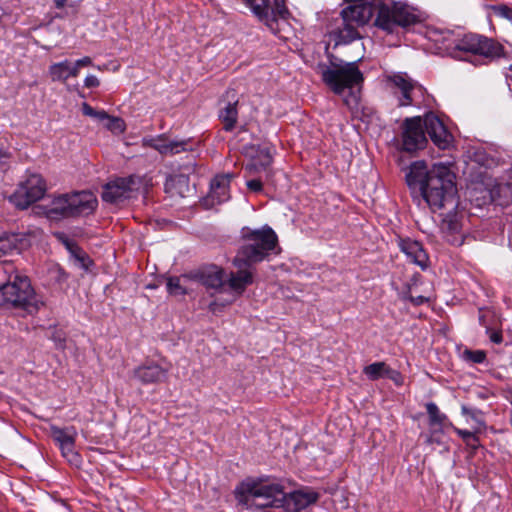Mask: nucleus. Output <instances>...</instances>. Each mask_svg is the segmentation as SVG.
Segmentation results:
<instances>
[{
    "label": "nucleus",
    "mask_w": 512,
    "mask_h": 512,
    "mask_svg": "<svg viewBox=\"0 0 512 512\" xmlns=\"http://www.w3.org/2000/svg\"><path fill=\"white\" fill-rule=\"evenodd\" d=\"M406 183L413 200L425 203L432 212L458 206L455 174L445 165H434L428 169L424 161L413 162L406 174Z\"/></svg>",
    "instance_id": "f257e3e1"
},
{
    "label": "nucleus",
    "mask_w": 512,
    "mask_h": 512,
    "mask_svg": "<svg viewBox=\"0 0 512 512\" xmlns=\"http://www.w3.org/2000/svg\"><path fill=\"white\" fill-rule=\"evenodd\" d=\"M426 133L440 149H447L452 143V135L442 120L433 112L406 118L403 122L402 147L407 152L423 149L427 144Z\"/></svg>",
    "instance_id": "f03ea898"
},
{
    "label": "nucleus",
    "mask_w": 512,
    "mask_h": 512,
    "mask_svg": "<svg viewBox=\"0 0 512 512\" xmlns=\"http://www.w3.org/2000/svg\"><path fill=\"white\" fill-rule=\"evenodd\" d=\"M0 305L32 315L38 312L43 302L28 277L14 273L12 267L6 280L0 282Z\"/></svg>",
    "instance_id": "7ed1b4c3"
},
{
    "label": "nucleus",
    "mask_w": 512,
    "mask_h": 512,
    "mask_svg": "<svg viewBox=\"0 0 512 512\" xmlns=\"http://www.w3.org/2000/svg\"><path fill=\"white\" fill-rule=\"evenodd\" d=\"M244 244L233 259V265L258 263L263 261L277 247L278 237L269 226L261 229H243Z\"/></svg>",
    "instance_id": "20e7f679"
},
{
    "label": "nucleus",
    "mask_w": 512,
    "mask_h": 512,
    "mask_svg": "<svg viewBox=\"0 0 512 512\" xmlns=\"http://www.w3.org/2000/svg\"><path fill=\"white\" fill-rule=\"evenodd\" d=\"M321 78L324 84L337 95H341L346 89L360 87L364 82V76L357 61L331 62L330 65L321 67Z\"/></svg>",
    "instance_id": "39448f33"
},
{
    "label": "nucleus",
    "mask_w": 512,
    "mask_h": 512,
    "mask_svg": "<svg viewBox=\"0 0 512 512\" xmlns=\"http://www.w3.org/2000/svg\"><path fill=\"white\" fill-rule=\"evenodd\" d=\"M284 487L279 482L259 479L242 483L241 501L258 508H280Z\"/></svg>",
    "instance_id": "423d86ee"
},
{
    "label": "nucleus",
    "mask_w": 512,
    "mask_h": 512,
    "mask_svg": "<svg viewBox=\"0 0 512 512\" xmlns=\"http://www.w3.org/2000/svg\"><path fill=\"white\" fill-rule=\"evenodd\" d=\"M373 14L376 12L375 26L392 33L397 27H407L418 21L410 8L400 2L372 0Z\"/></svg>",
    "instance_id": "0eeeda50"
},
{
    "label": "nucleus",
    "mask_w": 512,
    "mask_h": 512,
    "mask_svg": "<svg viewBox=\"0 0 512 512\" xmlns=\"http://www.w3.org/2000/svg\"><path fill=\"white\" fill-rule=\"evenodd\" d=\"M341 24L334 30L337 44H348L358 38V29L366 25L373 16L370 3L353 4L344 8L341 13Z\"/></svg>",
    "instance_id": "6e6552de"
},
{
    "label": "nucleus",
    "mask_w": 512,
    "mask_h": 512,
    "mask_svg": "<svg viewBox=\"0 0 512 512\" xmlns=\"http://www.w3.org/2000/svg\"><path fill=\"white\" fill-rule=\"evenodd\" d=\"M451 55L461 59L460 53L478 55L491 62L504 55V47L494 39L478 34H466L454 41Z\"/></svg>",
    "instance_id": "1a4fd4ad"
},
{
    "label": "nucleus",
    "mask_w": 512,
    "mask_h": 512,
    "mask_svg": "<svg viewBox=\"0 0 512 512\" xmlns=\"http://www.w3.org/2000/svg\"><path fill=\"white\" fill-rule=\"evenodd\" d=\"M46 191V185L39 174H30L21 182L9 200L17 208L26 209L32 203L40 200Z\"/></svg>",
    "instance_id": "9d476101"
},
{
    "label": "nucleus",
    "mask_w": 512,
    "mask_h": 512,
    "mask_svg": "<svg viewBox=\"0 0 512 512\" xmlns=\"http://www.w3.org/2000/svg\"><path fill=\"white\" fill-rule=\"evenodd\" d=\"M140 183V177L134 175L116 178L103 187L102 200L107 203L117 204L129 198L131 192L138 190Z\"/></svg>",
    "instance_id": "9b49d317"
},
{
    "label": "nucleus",
    "mask_w": 512,
    "mask_h": 512,
    "mask_svg": "<svg viewBox=\"0 0 512 512\" xmlns=\"http://www.w3.org/2000/svg\"><path fill=\"white\" fill-rule=\"evenodd\" d=\"M388 81L392 83L401 92L399 98L400 106L419 105L424 97L425 89L422 85L413 81L405 73H397L388 76Z\"/></svg>",
    "instance_id": "f8f14e48"
},
{
    "label": "nucleus",
    "mask_w": 512,
    "mask_h": 512,
    "mask_svg": "<svg viewBox=\"0 0 512 512\" xmlns=\"http://www.w3.org/2000/svg\"><path fill=\"white\" fill-rule=\"evenodd\" d=\"M50 434L53 440L59 446L62 455L73 465H79L80 455L75 451V441L77 437V430L73 426L58 427L52 425L50 427Z\"/></svg>",
    "instance_id": "ddd939ff"
},
{
    "label": "nucleus",
    "mask_w": 512,
    "mask_h": 512,
    "mask_svg": "<svg viewBox=\"0 0 512 512\" xmlns=\"http://www.w3.org/2000/svg\"><path fill=\"white\" fill-rule=\"evenodd\" d=\"M145 147L156 150L162 156H174L181 152L192 151V141L190 139L177 140L171 139L166 134L143 139Z\"/></svg>",
    "instance_id": "4468645a"
},
{
    "label": "nucleus",
    "mask_w": 512,
    "mask_h": 512,
    "mask_svg": "<svg viewBox=\"0 0 512 512\" xmlns=\"http://www.w3.org/2000/svg\"><path fill=\"white\" fill-rule=\"evenodd\" d=\"M71 217L87 216L97 207V198L92 192L81 191L67 194Z\"/></svg>",
    "instance_id": "2eb2a0df"
},
{
    "label": "nucleus",
    "mask_w": 512,
    "mask_h": 512,
    "mask_svg": "<svg viewBox=\"0 0 512 512\" xmlns=\"http://www.w3.org/2000/svg\"><path fill=\"white\" fill-rule=\"evenodd\" d=\"M318 494L311 490H296L291 493L283 491L280 508L286 512H299L316 502Z\"/></svg>",
    "instance_id": "dca6fc26"
},
{
    "label": "nucleus",
    "mask_w": 512,
    "mask_h": 512,
    "mask_svg": "<svg viewBox=\"0 0 512 512\" xmlns=\"http://www.w3.org/2000/svg\"><path fill=\"white\" fill-rule=\"evenodd\" d=\"M31 232L5 233L0 236V256L20 253L31 245Z\"/></svg>",
    "instance_id": "f3484780"
},
{
    "label": "nucleus",
    "mask_w": 512,
    "mask_h": 512,
    "mask_svg": "<svg viewBox=\"0 0 512 512\" xmlns=\"http://www.w3.org/2000/svg\"><path fill=\"white\" fill-rule=\"evenodd\" d=\"M168 368H163L159 364L150 361L146 362L133 370V377L142 384H155L166 380Z\"/></svg>",
    "instance_id": "a211bd4d"
},
{
    "label": "nucleus",
    "mask_w": 512,
    "mask_h": 512,
    "mask_svg": "<svg viewBox=\"0 0 512 512\" xmlns=\"http://www.w3.org/2000/svg\"><path fill=\"white\" fill-rule=\"evenodd\" d=\"M192 280L206 288L218 289L224 283V271L216 265L203 267L197 271L191 272Z\"/></svg>",
    "instance_id": "6ab92c4d"
},
{
    "label": "nucleus",
    "mask_w": 512,
    "mask_h": 512,
    "mask_svg": "<svg viewBox=\"0 0 512 512\" xmlns=\"http://www.w3.org/2000/svg\"><path fill=\"white\" fill-rule=\"evenodd\" d=\"M233 177V174L227 173L216 175L213 178L209 193V198L211 199L212 204H220L230 198L229 186Z\"/></svg>",
    "instance_id": "aec40b11"
},
{
    "label": "nucleus",
    "mask_w": 512,
    "mask_h": 512,
    "mask_svg": "<svg viewBox=\"0 0 512 512\" xmlns=\"http://www.w3.org/2000/svg\"><path fill=\"white\" fill-rule=\"evenodd\" d=\"M252 265V263H245L240 266L234 265L237 268V272L230 274L228 285L238 295L242 294L246 287L253 283Z\"/></svg>",
    "instance_id": "412c9836"
},
{
    "label": "nucleus",
    "mask_w": 512,
    "mask_h": 512,
    "mask_svg": "<svg viewBox=\"0 0 512 512\" xmlns=\"http://www.w3.org/2000/svg\"><path fill=\"white\" fill-rule=\"evenodd\" d=\"M399 246L411 263L420 266L422 269L427 267L429 258L420 242L411 239H401Z\"/></svg>",
    "instance_id": "4be33fe9"
},
{
    "label": "nucleus",
    "mask_w": 512,
    "mask_h": 512,
    "mask_svg": "<svg viewBox=\"0 0 512 512\" xmlns=\"http://www.w3.org/2000/svg\"><path fill=\"white\" fill-rule=\"evenodd\" d=\"M242 2L250 7L253 14L261 22L265 23L270 30L274 31L273 24L271 23L273 15L270 14L269 0H242Z\"/></svg>",
    "instance_id": "5701e85b"
},
{
    "label": "nucleus",
    "mask_w": 512,
    "mask_h": 512,
    "mask_svg": "<svg viewBox=\"0 0 512 512\" xmlns=\"http://www.w3.org/2000/svg\"><path fill=\"white\" fill-rule=\"evenodd\" d=\"M192 282L191 272L179 277H170L167 280V290L169 294L174 296L185 295L191 290L190 284Z\"/></svg>",
    "instance_id": "b1692460"
},
{
    "label": "nucleus",
    "mask_w": 512,
    "mask_h": 512,
    "mask_svg": "<svg viewBox=\"0 0 512 512\" xmlns=\"http://www.w3.org/2000/svg\"><path fill=\"white\" fill-rule=\"evenodd\" d=\"M425 407L429 417V425L434 431L442 430L444 426L453 427V424L448 421V417L439 410L435 403L429 402Z\"/></svg>",
    "instance_id": "393cba45"
},
{
    "label": "nucleus",
    "mask_w": 512,
    "mask_h": 512,
    "mask_svg": "<svg viewBox=\"0 0 512 512\" xmlns=\"http://www.w3.org/2000/svg\"><path fill=\"white\" fill-rule=\"evenodd\" d=\"M47 215L51 219L71 217L67 194L60 195L52 200L50 207L47 210Z\"/></svg>",
    "instance_id": "a878e982"
},
{
    "label": "nucleus",
    "mask_w": 512,
    "mask_h": 512,
    "mask_svg": "<svg viewBox=\"0 0 512 512\" xmlns=\"http://www.w3.org/2000/svg\"><path fill=\"white\" fill-rule=\"evenodd\" d=\"M237 103L238 101L228 102L226 106L219 111V119L222 122L225 131L233 130L237 123Z\"/></svg>",
    "instance_id": "bb28decb"
},
{
    "label": "nucleus",
    "mask_w": 512,
    "mask_h": 512,
    "mask_svg": "<svg viewBox=\"0 0 512 512\" xmlns=\"http://www.w3.org/2000/svg\"><path fill=\"white\" fill-rule=\"evenodd\" d=\"M67 247L70 252L71 258L74 261V264L79 268L88 271L90 269V266L93 264V261L89 257V255L75 244H68Z\"/></svg>",
    "instance_id": "cd10ccee"
},
{
    "label": "nucleus",
    "mask_w": 512,
    "mask_h": 512,
    "mask_svg": "<svg viewBox=\"0 0 512 512\" xmlns=\"http://www.w3.org/2000/svg\"><path fill=\"white\" fill-rule=\"evenodd\" d=\"M363 372L370 380L375 381L385 377L390 372V367L385 362H375L366 366Z\"/></svg>",
    "instance_id": "c85d7f7f"
},
{
    "label": "nucleus",
    "mask_w": 512,
    "mask_h": 512,
    "mask_svg": "<svg viewBox=\"0 0 512 512\" xmlns=\"http://www.w3.org/2000/svg\"><path fill=\"white\" fill-rule=\"evenodd\" d=\"M69 61L64 60L59 63H54L49 67V74L52 81L65 82L69 78Z\"/></svg>",
    "instance_id": "c756f323"
},
{
    "label": "nucleus",
    "mask_w": 512,
    "mask_h": 512,
    "mask_svg": "<svg viewBox=\"0 0 512 512\" xmlns=\"http://www.w3.org/2000/svg\"><path fill=\"white\" fill-rule=\"evenodd\" d=\"M455 433L472 449H477L480 446L479 438L477 433L481 430V428L475 427L474 430H464L459 429L457 427H452Z\"/></svg>",
    "instance_id": "7c9ffc66"
},
{
    "label": "nucleus",
    "mask_w": 512,
    "mask_h": 512,
    "mask_svg": "<svg viewBox=\"0 0 512 512\" xmlns=\"http://www.w3.org/2000/svg\"><path fill=\"white\" fill-rule=\"evenodd\" d=\"M286 0H274V5L270 7V14L273 15L271 23L273 24L274 31L277 30L278 19H287L289 16V10L285 5Z\"/></svg>",
    "instance_id": "2f4dec72"
},
{
    "label": "nucleus",
    "mask_w": 512,
    "mask_h": 512,
    "mask_svg": "<svg viewBox=\"0 0 512 512\" xmlns=\"http://www.w3.org/2000/svg\"><path fill=\"white\" fill-rule=\"evenodd\" d=\"M493 15L499 18L507 19L512 22V8L505 4L490 6Z\"/></svg>",
    "instance_id": "473e14b6"
},
{
    "label": "nucleus",
    "mask_w": 512,
    "mask_h": 512,
    "mask_svg": "<svg viewBox=\"0 0 512 512\" xmlns=\"http://www.w3.org/2000/svg\"><path fill=\"white\" fill-rule=\"evenodd\" d=\"M461 411L463 415L469 416L477 425V428L485 427V423L481 418L482 412L478 409H471L466 405H462Z\"/></svg>",
    "instance_id": "72a5a7b5"
},
{
    "label": "nucleus",
    "mask_w": 512,
    "mask_h": 512,
    "mask_svg": "<svg viewBox=\"0 0 512 512\" xmlns=\"http://www.w3.org/2000/svg\"><path fill=\"white\" fill-rule=\"evenodd\" d=\"M105 127L113 133H122L125 130V123L121 118L109 116Z\"/></svg>",
    "instance_id": "f704fd0d"
},
{
    "label": "nucleus",
    "mask_w": 512,
    "mask_h": 512,
    "mask_svg": "<svg viewBox=\"0 0 512 512\" xmlns=\"http://www.w3.org/2000/svg\"><path fill=\"white\" fill-rule=\"evenodd\" d=\"M464 356L467 360L473 363H482L486 358V354L482 350H466L464 351Z\"/></svg>",
    "instance_id": "c9c22d12"
},
{
    "label": "nucleus",
    "mask_w": 512,
    "mask_h": 512,
    "mask_svg": "<svg viewBox=\"0 0 512 512\" xmlns=\"http://www.w3.org/2000/svg\"><path fill=\"white\" fill-rule=\"evenodd\" d=\"M271 161L272 158L270 154L266 152L263 156V160L259 164L255 161L252 164L248 165L246 169L249 170L250 172L258 170L259 167L262 169H266V167L270 165Z\"/></svg>",
    "instance_id": "e433bc0d"
},
{
    "label": "nucleus",
    "mask_w": 512,
    "mask_h": 512,
    "mask_svg": "<svg viewBox=\"0 0 512 512\" xmlns=\"http://www.w3.org/2000/svg\"><path fill=\"white\" fill-rule=\"evenodd\" d=\"M487 334L489 335L490 340L495 344H500L503 341V336L501 331L498 330H492L491 328L487 327L486 330Z\"/></svg>",
    "instance_id": "4c0bfd02"
},
{
    "label": "nucleus",
    "mask_w": 512,
    "mask_h": 512,
    "mask_svg": "<svg viewBox=\"0 0 512 512\" xmlns=\"http://www.w3.org/2000/svg\"><path fill=\"white\" fill-rule=\"evenodd\" d=\"M247 187L252 192H260L262 191V182L259 179H252L247 181Z\"/></svg>",
    "instance_id": "58836bf2"
},
{
    "label": "nucleus",
    "mask_w": 512,
    "mask_h": 512,
    "mask_svg": "<svg viewBox=\"0 0 512 512\" xmlns=\"http://www.w3.org/2000/svg\"><path fill=\"white\" fill-rule=\"evenodd\" d=\"M84 85L87 88H96L100 85V81L96 76L88 75L84 80Z\"/></svg>",
    "instance_id": "ea45409f"
},
{
    "label": "nucleus",
    "mask_w": 512,
    "mask_h": 512,
    "mask_svg": "<svg viewBox=\"0 0 512 512\" xmlns=\"http://www.w3.org/2000/svg\"><path fill=\"white\" fill-rule=\"evenodd\" d=\"M10 269H12L11 264L0 265V282H3L6 280Z\"/></svg>",
    "instance_id": "a19ab883"
},
{
    "label": "nucleus",
    "mask_w": 512,
    "mask_h": 512,
    "mask_svg": "<svg viewBox=\"0 0 512 512\" xmlns=\"http://www.w3.org/2000/svg\"><path fill=\"white\" fill-rule=\"evenodd\" d=\"M407 298L410 300V302L413 305H416V306L421 305V304H423V303L428 301V298H426L424 296H421V295L420 296H416V297H414L412 295H409Z\"/></svg>",
    "instance_id": "79ce46f5"
},
{
    "label": "nucleus",
    "mask_w": 512,
    "mask_h": 512,
    "mask_svg": "<svg viewBox=\"0 0 512 512\" xmlns=\"http://www.w3.org/2000/svg\"><path fill=\"white\" fill-rule=\"evenodd\" d=\"M385 377H388L389 379L393 380L398 385L401 384V382H400L401 375L396 370H393V369L390 368V372H387Z\"/></svg>",
    "instance_id": "37998d69"
},
{
    "label": "nucleus",
    "mask_w": 512,
    "mask_h": 512,
    "mask_svg": "<svg viewBox=\"0 0 512 512\" xmlns=\"http://www.w3.org/2000/svg\"><path fill=\"white\" fill-rule=\"evenodd\" d=\"M75 64L82 68V67H88V66H92L93 65V62H92V59L88 56L86 57H83L81 59H78Z\"/></svg>",
    "instance_id": "c03bdc74"
},
{
    "label": "nucleus",
    "mask_w": 512,
    "mask_h": 512,
    "mask_svg": "<svg viewBox=\"0 0 512 512\" xmlns=\"http://www.w3.org/2000/svg\"><path fill=\"white\" fill-rule=\"evenodd\" d=\"M82 112L86 116L94 117L96 116V110L92 108L88 103L82 104Z\"/></svg>",
    "instance_id": "a18cd8bd"
},
{
    "label": "nucleus",
    "mask_w": 512,
    "mask_h": 512,
    "mask_svg": "<svg viewBox=\"0 0 512 512\" xmlns=\"http://www.w3.org/2000/svg\"><path fill=\"white\" fill-rule=\"evenodd\" d=\"M80 67H78L75 63L72 65L69 62V77H77L79 75Z\"/></svg>",
    "instance_id": "49530a36"
},
{
    "label": "nucleus",
    "mask_w": 512,
    "mask_h": 512,
    "mask_svg": "<svg viewBox=\"0 0 512 512\" xmlns=\"http://www.w3.org/2000/svg\"><path fill=\"white\" fill-rule=\"evenodd\" d=\"M109 115L104 111V110H101V111H96V116H94L93 118H96L100 121H106L108 119Z\"/></svg>",
    "instance_id": "de8ad7c7"
},
{
    "label": "nucleus",
    "mask_w": 512,
    "mask_h": 512,
    "mask_svg": "<svg viewBox=\"0 0 512 512\" xmlns=\"http://www.w3.org/2000/svg\"><path fill=\"white\" fill-rule=\"evenodd\" d=\"M67 0H55V6L58 8V9H61L65 6Z\"/></svg>",
    "instance_id": "09e8293b"
},
{
    "label": "nucleus",
    "mask_w": 512,
    "mask_h": 512,
    "mask_svg": "<svg viewBox=\"0 0 512 512\" xmlns=\"http://www.w3.org/2000/svg\"><path fill=\"white\" fill-rule=\"evenodd\" d=\"M346 2H355V4L372 3V0H345Z\"/></svg>",
    "instance_id": "8fccbe9b"
},
{
    "label": "nucleus",
    "mask_w": 512,
    "mask_h": 512,
    "mask_svg": "<svg viewBox=\"0 0 512 512\" xmlns=\"http://www.w3.org/2000/svg\"><path fill=\"white\" fill-rule=\"evenodd\" d=\"M479 322H480L481 325H483L487 329L488 326H487V324L485 322V316L484 315H480L479 316Z\"/></svg>",
    "instance_id": "3c124183"
},
{
    "label": "nucleus",
    "mask_w": 512,
    "mask_h": 512,
    "mask_svg": "<svg viewBox=\"0 0 512 512\" xmlns=\"http://www.w3.org/2000/svg\"><path fill=\"white\" fill-rule=\"evenodd\" d=\"M176 180L179 183H186L187 182V178L185 176H179V177L176 178Z\"/></svg>",
    "instance_id": "603ef678"
},
{
    "label": "nucleus",
    "mask_w": 512,
    "mask_h": 512,
    "mask_svg": "<svg viewBox=\"0 0 512 512\" xmlns=\"http://www.w3.org/2000/svg\"><path fill=\"white\" fill-rule=\"evenodd\" d=\"M449 228L453 231H456L457 230V223H454V222H450L449 224Z\"/></svg>",
    "instance_id": "864d4df0"
},
{
    "label": "nucleus",
    "mask_w": 512,
    "mask_h": 512,
    "mask_svg": "<svg viewBox=\"0 0 512 512\" xmlns=\"http://www.w3.org/2000/svg\"><path fill=\"white\" fill-rule=\"evenodd\" d=\"M509 71H510V74H508L507 77L510 78L512 81V64L509 67Z\"/></svg>",
    "instance_id": "5fc2aeb1"
},
{
    "label": "nucleus",
    "mask_w": 512,
    "mask_h": 512,
    "mask_svg": "<svg viewBox=\"0 0 512 512\" xmlns=\"http://www.w3.org/2000/svg\"><path fill=\"white\" fill-rule=\"evenodd\" d=\"M508 188H509V186H508V185H505V186H499V187H498V190H499V191H502V190H505V189H508Z\"/></svg>",
    "instance_id": "6e6d98bb"
},
{
    "label": "nucleus",
    "mask_w": 512,
    "mask_h": 512,
    "mask_svg": "<svg viewBox=\"0 0 512 512\" xmlns=\"http://www.w3.org/2000/svg\"><path fill=\"white\" fill-rule=\"evenodd\" d=\"M344 101H345L346 105H348V106L350 105V100L349 99H345Z\"/></svg>",
    "instance_id": "4d7b16f0"
},
{
    "label": "nucleus",
    "mask_w": 512,
    "mask_h": 512,
    "mask_svg": "<svg viewBox=\"0 0 512 512\" xmlns=\"http://www.w3.org/2000/svg\"><path fill=\"white\" fill-rule=\"evenodd\" d=\"M353 101L357 102V99L355 96L352 97Z\"/></svg>",
    "instance_id": "13d9d810"
}]
</instances>
